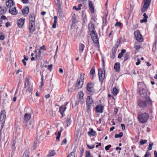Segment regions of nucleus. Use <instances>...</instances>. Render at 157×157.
Masks as SVG:
<instances>
[{
    "label": "nucleus",
    "mask_w": 157,
    "mask_h": 157,
    "mask_svg": "<svg viewBox=\"0 0 157 157\" xmlns=\"http://www.w3.org/2000/svg\"><path fill=\"white\" fill-rule=\"evenodd\" d=\"M54 21L53 24L52 26V27L54 29L56 27V25L57 23V17L56 16H54Z\"/></svg>",
    "instance_id": "28"
},
{
    "label": "nucleus",
    "mask_w": 157,
    "mask_h": 157,
    "mask_svg": "<svg viewBox=\"0 0 157 157\" xmlns=\"http://www.w3.org/2000/svg\"><path fill=\"white\" fill-rule=\"evenodd\" d=\"M120 64L118 63H116L114 65V69L115 71L117 72L120 71Z\"/></svg>",
    "instance_id": "25"
},
{
    "label": "nucleus",
    "mask_w": 157,
    "mask_h": 157,
    "mask_svg": "<svg viewBox=\"0 0 157 157\" xmlns=\"http://www.w3.org/2000/svg\"><path fill=\"white\" fill-rule=\"evenodd\" d=\"M147 140H143V139H141L140 140L139 143V144L140 145H143L144 144H146L147 143Z\"/></svg>",
    "instance_id": "39"
},
{
    "label": "nucleus",
    "mask_w": 157,
    "mask_h": 157,
    "mask_svg": "<svg viewBox=\"0 0 157 157\" xmlns=\"http://www.w3.org/2000/svg\"><path fill=\"white\" fill-rule=\"evenodd\" d=\"M87 147L89 149H92L94 147V145H89L87 144Z\"/></svg>",
    "instance_id": "51"
},
{
    "label": "nucleus",
    "mask_w": 157,
    "mask_h": 157,
    "mask_svg": "<svg viewBox=\"0 0 157 157\" xmlns=\"http://www.w3.org/2000/svg\"><path fill=\"white\" fill-rule=\"evenodd\" d=\"M31 117V114L26 113L24 115V119L25 121H27L30 119Z\"/></svg>",
    "instance_id": "27"
},
{
    "label": "nucleus",
    "mask_w": 157,
    "mask_h": 157,
    "mask_svg": "<svg viewBox=\"0 0 157 157\" xmlns=\"http://www.w3.org/2000/svg\"><path fill=\"white\" fill-rule=\"evenodd\" d=\"M93 103V100L91 97L90 96H88L86 101V105H91Z\"/></svg>",
    "instance_id": "23"
},
{
    "label": "nucleus",
    "mask_w": 157,
    "mask_h": 157,
    "mask_svg": "<svg viewBox=\"0 0 157 157\" xmlns=\"http://www.w3.org/2000/svg\"><path fill=\"white\" fill-rule=\"evenodd\" d=\"M88 134L90 136H96L97 135L96 133L95 132L93 131V129H91L90 131L88 132Z\"/></svg>",
    "instance_id": "31"
},
{
    "label": "nucleus",
    "mask_w": 157,
    "mask_h": 157,
    "mask_svg": "<svg viewBox=\"0 0 157 157\" xmlns=\"http://www.w3.org/2000/svg\"><path fill=\"white\" fill-rule=\"evenodd\" d=\"M21 1L24 4H26L29 2L28 0H21Z\"/></svg>",
    "instance_id": "58"
},
{
    "label": "nucleus",
    "mask_w": 157,
    "mask_h": 157,
    "mask_svg": "<svg viewBox=\"0 0 157 157\" xmlns=\"http://www.w3.org/2000/svg\"><path fill=\"white\" fill-rule=\"evenodd\" d=\"M149 118V114L146 113H141L139 115L138 117L139 122L142 123H144L146 122Z\"/></svg>",
    "instance_id": "5"
},
{
    "label": "nucleus",
    "mask_w": 157,
    "mask_h": 157,
    "mask_svg": "<svg viewBox=\"0 0 157 157\" xmlns=\"http://www.w3.org/2000/svg\"><path fill=\"white\" fill-rule=\"evenodd\" d=\"M140 59H137V62L136 63V65H138L139 64H140Z\"/></svg>",
    "instance_id": "61"
},
{
    "label": "nucleus",
    "mask_w": 157,
    "mask_h": 157,
    "mask_svg": "<svg viewBox=\"0 0 157 157\" xmlns=\"http://www.w3.org/2000/svg\"><path fill=\"white\" fill-rule=\"evenodd\" d=\"M35 22H29V34L28 37H30L33 32L34 31L35 29Z\"/></svg>",
    "instance_id": "9"
},
{
    "label": "nucleus",
    "mask_w": 157,
    "mask_h": 157,
    "mask_svg": "<svg viewBox=\"0 0 157 157\" xmlns=\"http://www.w3.org/2000/svg\"><path fill=\"white\" fill-rule=\"evenodd\" d=\"M16 142V141L15 140H13V141L12 142L11 145L13 147H14Z\"/></svg>",
    "instance_id": "53"
},
{
    "label": "nucleus",
    "mask_w": 157,
    "mask_h": 157,
    "mask_svg": "<svg viewBox=\"0 0 157 157\" xmlns=\"http://www.w3.org/2000/svg\"><path fill=\"white\" fill-rule=\"evenodd\" d=\"M118 111V109L116 107L114 108V113L115 115H116Z\"/></svg>",
    "instance_id": "59"
},
{
    "label": "nucleus",
    "mask_w": 157,
    "mask_h": 157,
    "mask_svg": "<svg viewBox=\"0 0 157 157\" xmlns=\"http://www.w3.org/2000/svg\"><path fill=\"white\" fill-rule=\"evenodd\" d=\"M88 6L90 12L92 13H94V7L92 1L89 2Z\"/></svg>",
    "instance_id": "21"
},
{
    "label": "nucleus",
    "mask_w": 157,
    "mask_h": 157,
    "mask_svg": "<svg viewBox=\"0 0 157 157\" xmlns=\"http://www.w3.org/2000/svg\"><path fill=\"white\" fill-rule=\"evenodd\" d=\"M66 143H67V140L65 138L62 140V143H61V144H66Z\"/></svg>",
    "instance_id": "57"
},
{
    "label": "nucleus",
    "mask_w": 157,
    "mask_h": 157,
    "mask_svg": "<svg viewBox=\"0 0 157 157\" xmlns=\"http://www.w3.org/2000/svg\"><path fill=\"white\" fill-rule=\"evenodd\" d=\"M144 5L143 7V9L147 10L151 2V0H144Z\"/></svg>",
    "instance_id": "12"
},
{
    "label": "nucleus",
    "mask_w": 157,
    "mask_h": 157,
    "mask_svg": "<svg viewBox=\"0 0 157 157\" xmlns=\"http://www.w3.org/2000/svg\"><path fill=\"white\" fill-rule=\"evenodd\" d=\"M66 123L67 125L66 126H68L71 124V117L70 116H68L67 117V119L66 121Z\"/></svg>",
    "instance_id": "29"
},
{
    "label": "nucleus",
    "mask_w": 157,
    "mask_h": 157,
    "mask_svg": "<svg viewBox=\"0 0 157 157\" xmlns=\"http://www.w3.org/2000/svg\"><path fill=\"white\" fill-rule=\"evenodd\" d=\"M90 105H86V112L89 113L91 110Z\"/></svg>",
    "instance_id": "41"
},
{
    "label": "nucleus",
    "mask_w": 157,
    "mask_h": 157,
    "mask_svg": "<svg viewBox=\"0 0 157 157\" xmlns=\"http://www.w3.org/2000/svg\"><path fill=\"white\" fill-rule=\"evenodd\" d=\"M55 154H56V152H55V151H54L53 150V151H52L51 152H50L49 154L47 155V156H52L54 155H55Z\"/></svg>",
    "instance_id": "42"
},
{
    "label": "nucleus",
    "mask_w": 157,
    "mask_h": 157,
    "mask_svg": "<svg viewBox=\"0 0 157 157\" xmlns=\"http://www.w3.org/2000/svg\"><path fill=\"white\" fill-rule=\"evenodd\" d=\"M118 90L116 86L113 87V94L116 95L118 94Z\"/></svg>",
    "instance_id": "34"
},
{
    "label": "nucleus",
    "mask_w": 157,
    "mask_h": 157,
    "mask_svg": "<svg viewBox=\"0 0 157 157\" xmlns=\"http://www.w3.org/2000/svg\"><path fill=\"white\" fill-rule=\"evenodd\" d=\"M66 107L61 106L59 108V112L62 115V117H63V113L66 109Z\"/></svg>",
    "instance_id": "24"
},
{
    "label": "nucleus",
    "mask_w": 157,
    "mask_h": 157,
    "mask_svg": "<svg viewBox=\"0 0 157 157\" xmlns=\"http://www.w3.org/2000/svg\"><path fill=\"white\" fill-rule=\"evenodd\" d=\"M6 112L5 110H2L0 114V128H1L2 126H3L5 121L6 117Z\"/></svg>",
    "instance_id": "8"
},
{
    "label": "nucleus",
    "mask_w": 157,
    "mask_h": 157,
    "mask_svg": "<svg viewBox=\"0 0 157 157\" xmlns=\"http://www.w3.org/2000/svg\"><path fill=\"white\" fill-rule=\"evenodd\" d=\"M9 11L10 13L13 15H15L17 13V11L15 7H10Z\"/></svg>",
    "instance_id": "16"
},
{
    "label": "nucleus",
    "mask_w": 157,
    "mask_h": 157,
    "mask_svg": "<svg viewBox=\"0 0 157 157\" xmlns=\"http://www.w3.org/2000/svg\"><path fill=\"white\" fill-rule=\"evenodd\" d=\"M22 13L23 15L27 14L29 11V9L28 7H26L24 9L22 10Z\"/></svg>",
    "instance_id": "26"
},
{
    "label": "nucleus",
    "mask_w": 157,
    "mask_h": 157,
    "mask_svg": "<svg viewBox=\"0 0 157 157\" xmlns=\"http://www.w3.org/2000/svg\"><path fill=\"white\" fill-rule=\"evenodd\" d=\"M84 149L83 148H81V149L80 150V155L79 157H82L83 155V154L84 153Z\"/></svg>",
    "instance_id": "46"
},
{
    "label": "nucleus",
    "mask_w": 157,
    "mask_h": 157,
    "mask_svg": "<svg viewBox=\"0 0 157 157\" xmlns=\"http://www.w3.org/2000/svg\"><path fill=\"white\" fill-rule=\"evenodd\" d=\"M36 54L35 55V58L37 60H39L40 59L41 56V50L38 49H37L36 51Z\"/></svg>",
    "instance_id": "15"
},
{
    "label": "nucleus",
    "mask_w": 157,
    "mask_h": 157,
    "mask_svg": "<svg viewBox=\"0 0 157 157\" xmlns=\"http://www.w3.org/2000/svg\"><path fill=\"white\" fill-rule=\"evenodd\" d=\"M153 143L151 142L148 145L149 148H148V149L149 150H151L152 149V147L153 145Z\"/></svg>",
    "instance_id": "48"
},
{
    "label": "nucleus",
    "mask_w": 157,
    "mask_h": 157,
    "mask_svg": "<svg viewBox=\"0 0 157 157\" xmlns=\"http://www.w3.org/2000/svg\"><path fill=\"white\" fill-rule=\"evenodd\" d=\"M150 155L149 152L148 151L147 152L146 154L144 155V157H147V156Z\"/></svg>",
    "instance_id": "64"
},
{
    "label": "nucleus",
    "mask_w": 157,
    "mask_h": 157,
    "mask_svg": "<svg viewBox=\"0 0 157 157\" xmlns=\"http://www.w3.org/2000/svg\"><path fill=\"white\" fill-rule=\"evenodd\" d=\"M95 110L96 113H102L104 107L101 105H97L95 108Z\"/></svg>",
    "instance_id": "14"
},
{
    "label": "nucleus",
    "mask_w": 157,
    "mask_h": 157,
    "mask_svg": "<svg viewBox=\"0 0 157 157\" xmlns=\"http://www.w3.org/2000/svg\"><path fill=\"white\" fill-rule=\"evenodd\" d=\"M62 131H63L62 128L61 127V129H60V131H59L58 132V135H57V136L56 137L57 140H58L59 139L60 136V135H61V132Z\"/></svg>",
    "instance_id": "36"
},
{
    "label": "nucleus",
    "mask_w": 157,
    "mask_h": 157,
    "mask_svg": "<svg viewBox=\"0 0 157 157\" xmlns=\"http://www.w3.org/2000/svg\"><path fill=\"white\" fill-rule=\"evenodd\" d=\"M72 23H75L76 21V18L75 13H74L72 15Z\"/></svg>",
    "instance_id": "40"
},
{
    "label": "nucleus",
    "mask_w": 157,
    "mask_h": 157,
    "mask_svg": "<svg viewBox=\"0 0 157 157\" xmlns=\"http://www.w3.org/2000/svg\"><path fill=\"white\" fill-rule=\"evenodd\" d=\"M95 71L94 68V67H92L90 71V76L92 78V79H93L94 75L95 74Z\"/></svg>",
    "instance_id": "30"
},
{
    "label": "nucleus",
    "mask_w": 157,
    "mask_h": 157,
    "mask_svg": "<svg viewBox=\"0 0 157 157\" xmlns=\"http://www.w3.org/2000/svg\"><path fill=\"white\" fill-rule=\"evenodd\" d=\"M74 155V152H72L68 155L67 157H70L71 155Z\"/></svg>",
    "instance_id": "62"
},
{
    "label": "nucleus",
    "mask_w": 157,
    "mask_h": 157,
    "mask_svg": "<svg viewBox=\"0 0 157 157\" xmlns=\"http://www.w3.org/2000/svg\"><path fill=\"white\" fill-rule=\"evenodd\" d=\"M17 90H16V92H15V95H14V97L13 98V101L14 102L15 101H16L17 98H16V97L15 96V95H16V94H17Z\"/></svg>",
    "instance_id": "60"
},
{
    "label": "nucleus",
    "mask_w": 157,
    "mask_h": 157,
    "mask_svg": "<svg viewBox=\"0 0 157 157\" xmlns=\"http://www.w3.org/2000/svg\"><path fill=\"white\" fill-rule=\"evenodd\" d=\"M29 152L27 151H25L22 157H29Z\"/></svg>",
    "instance_id": "38"
},
{
    "label": "nucleus",
    "mask_w": 157,
    "mask_h": 157,
    "mask_svg": "<svg viewBox=\"0 0 157 157\" xmlns=\"http://www.w3.org/2000/svg\"><path fill=\"white\" fill-rule=\"evenodd\" d=\"M98 76L100 81L102 82L105 77V71L104 69L101 70L100 72L98 73Z\"/></svg>",
    "instance_id": "13"
},
{
    "label": "nucleus",
    "mask_w": 157,
    "mask_h": 157,
    "mask_svg": "<svg viewBox=\"0 0 157 157\" xmlns=\"http://www.w3.org/2000/svg\"><path fill=\"white\" fill-rule=\"evenodd\" d=\"M121 23L120 22H117L115 24V26H118V27H120L121 26Z\"/></svg>",
    "instance_id": "50"
},
{
    "label": "nucleus",
    "mask_w": 157,
    "mask_h": 157,
    "mask_svg": "<svg viewBox=\"0 0 157 157\" xmlns=\"http://www.w3.org/2000/svg\"><path fill=\"white\" fill-rule=\"evenodd\" d=\"M32 86L30 84L29 78H27L25 79V86L23 91V94H24L28 93L29 95H31L32 94Z\"/></svg>",
    "instance_id": "2"
},
{
    "label": "nucleus",
    "mask_w": 157,
    "mask_h": 157,
    "mask_svg": "<svg viewBox=\"0 0 157 157\" xmlns=\"http://www.w3.org/2000/svg\"><path fill=\"white\" fill-rule=\"evenodd\" d=\"M57 13L59 15V17H60V18H63V17H64V14L62 11L57 12Z\"/></svg>",
    "instance_id": "45"
},
{
    "label": "nucleus",
    "mask_w": 157,
    "mask_h": 157,
    "mask_svg": "<svg viewBox=\"0 0 157 157\" xmlns=\"http://www.w3.org/2000/svg\"><path fill=\"white\" fill-rule=\"evenodd\" d=\"M79 102L81 104H82L84 102V100L83 99V94L82 92H80L79 93Z\"/></svg>",
    "instance_id": "20"
},
{
    "label": "nucleus",
    "mask_w": 157,
    "mask_h": 157,
    "mask_svg": "<svg viewBox=\"0 0 157 157\" xmlns=\"http://www.w3.org/2000/svg\"><path fill=\"white\" fill-rule=\"evenodd\" d=\"M119 46V45L118 44H115L112 50V53L111 56V57L113 59H114L115 57L116 54V52L117 48Z\"/></svg>",
    "instance_id": "11"
},
{
    "label": "nucleus",
    "mask_w": 157,
    "mask_h": 157,
    "mask_svg": "<svg viewBox=\"0 0 157 157\" xmlns=\"http://www.w3.org/2000/svg\"><path fill=\"white\" fill-rule=\"evenodd\" d=\"M26 127L28 129H31L33 128V126L32 125L31 122H27L26 124Z\"/></svg>",
    "instance_id": "35"
},
{
    "label": "nucleus",
    "mask_w": 157,
    "mask_h": 157,
    "mask_svg": "<svg viewBox=\"0 0 157 157\" xmlns=\"http://www.w3.org/2000/svg\"><path fill=\"white\" fill-rule=\"evenodd\" d=\"M138 105L141 108H145L148 105H151V101L150 99L146 100V101H144L141 100H139L137 102Z\"/></svg>",
    "instance_id": "3"
},
{
    "label": "nucleus",
    "mask_w": 157,
    "mask_h": 157,
    "mask_svg": "<svg viewBox=\"0 0 157 157\" xmlns=\"http://www.w3.org/2000/svg\"><path fill=\"white\" fill-rule=\"evenodd\" d=\"M25 19L20 18L17 21V25L19 27H21L23 25L25 22Z\"/></svg>",
    "instance_id": "19"
},
{
    "label": "nucleus",
    "mask_w": 157,
    "mask_h": 157,
    "mask_svg": "<svg viewBox=\"0 0 157 157\" xmlns=\"http://www.w3.org/2000/svg\"><path fill=\"white\" fill-rule=\"evenodd\" d=\"M85 154L86 157H93L92 155L90 154L89 151H86Z\"/></svg>",
    "instance_id": "43"
},
{
    "label": "nucleus",
    "mask_w": 157,
    "mask_h": 157,
    "mask_svg": "<svg viewBox=\"0 0 157 157\" xmlns=\"http://www.w3.org/2000/svg\"><path fill=\"white\" fill-rule=\"evenodd\" d=\"M134 35L136 38V40L138 42H141L143 41V39L139 30H137L134 32Z\"/></svg>",
    "instance_id": "10"
},
{
    "label": "nucleus",
    "mask_w": 157,
    "mask_h": 157,
    "mask_svg": "<svg viewBox=\"0 0 157 157\" xmlns=\"http://www.w3.org/2000/svg\"><path fill=\"white\" fill-rule=\"evenodd\" d=\"M29 22H35V17L34 13H30L29 17Z\"/></svg>",
    "instance_id": "17"
},
{
    "label": "nucleus",
    "mask_w": 157,
    "mask_h": 157,
    "mask_svg": "<svg viewBox=\"0 0 157 157\" xmlns=\"http://www.w3.org/2000/svg\"><path fill=\"white\" fill-rule=\"evenodd\" d=\"M52 64H51L48 66L47 69L50 71H51L52 69Z\"/></svg>",
    "instance_id": "54"
},
{
    "label": "nucleus",
    "mask_w": 157,
    "mask_h": 157,
    "mask_svg": "<svg viewBox=\"0 0 157 157\" xmlns=\"http://www.w3.org/2000/svg\"><path fill=\"white\" fill-rule=\"evenodd\" d=\"M143 16L144 17V19L145 21H147V19L148 17L146 15V13H144L143 14Z\"/></svg>",
    "instance_id": "47"
},
{
    "label": "nucleus",
    "mask_w": 157,
    "mask_h": 157,
    "mask_svg": "<svg viewBox=\"0 0 157 157\" xmlns=\"http://www.w3.org/2000/svg\"><path fill=\"white\" fill-rule=\"evenodd\" d=\"M85 74L83 73H81L80 77L77 79L75 87L76 89H78L82 87L83 84L84 79V76Z\"/></svg>",
    "instance_id": "4"
},
{
    "label": "nucleus",
    "mask_w": 157,
    "mask_h": 157,
    "mask_svg": "<svg viewBox=\"0 0 157 157\" xmlns=\"http://www.w3.org/2000/svg\"><path fill=\"white\" fill-rule=\"evenodd\" d=\"M123 56V55L121 53H120L118 55V58H120L122 57Z\"/></svg>",
    "instance_id": "63"
},
{
    "label": "nucleus",
    "mask_w": 157,
    "mask_h": 157,
    "mask_svg": "<svg viewBox=\"0 0 157 157\" xmlns=\"http://www.w3.org/2000/svg\"><path fill=\"white\" fill-rule=\"evenodd\" d=\"M134 48L135 49V53L139 51L140 49L141 48L140 43L136 42L134 44Z\"/></svg>",
    "instance_id": "18"
},
{
    "label": "nucleus",
    "mask_w": 157,
    "mask_h": 157,
    "mask_svg": "<svg viewBox=\"0 0 157 157\" xmlns=\"http://www.w3.org/2000/svg\"><path fill=\"white\" fill-rule=\"evenodd\" d=\"M7 9L6 7L4 8H0V15L5 13L6 12Z\"/></svg>",
    "instance_id": "33"
},
{
    "label": "nucleus",
    "mask_w": 157,
    "mask_h": 157,
    "mask_svg": "<svg viewBox=\"0 0 157 157\" xmlns=\"http://www.w3.org/2000/svg\"><path fill=\"white\" fill-rule=\"evenodd\" d=\"M123 135V133L122 132H120L119 134H116L115 135L114 137L115 138H120L122 137Z\"/></svg>",
    "instance_id": "37"
},
{
    "label": "nucleus",
    "mask_w": 157,
    "mask_h": 157,
    "mask_svg": "<svg viewBox=\"0 0 157 157\" xmlns=\"http://www.w3.org/2000/svg\"><path fill=\"white\" fill-rule=\"evenodd\" d=\"M57 10L58 11L57 12H61V6H57Z\"/></svg>",
    "instance_id": "56"
},
{
    "label": "nucleus",
    "mask_w": 157,
    "mask_h": 157,
    "mask_svg": "<svg viewBox=\"0 0 157 157\" xmlns=\"http://www.w3.org/2000/svg\"><path fill=\"white\" fill-rule=\"evenodd\" d=\"M14 4L13 0H8L6 2V5L7 7H13V5Z\"/></svg>",
    "instance_id": "22"
},
{
    "label": "nucleus",
    "mask_w": 157,
    "mask_h": 157,
    "mask_svg": "<svg viewBox=\"0 0 157 157\" xmlns=\"http://www.w3.org/2000/svg\"><path fill=\"white\" fill-rule=\"evenodd\" d=\"M111 145H109L107 146H105V150L106 151L108 150L109 149V148L111 147Z\"/></svg>",
    "instance_id": "52"
},
{
    "label": "nucleus",
    "mask_w": 157,
    "mask_h": 157,
    "mask_svg": "<svg viewBox=\"0 0 157 157\" xmlns=\"http://www.w3.org/2000/svg\"><path fill=\"white\" fill-rule=\"evenodd\" d=\"M94 83L93 82H90L87 83L86 88L87 94H92L94 93L95 91L94 89Z\"/></svg>",
    "instance_id": "6"
},
{
    "label": "nucleus",
    "mask_w": 157,
    "mask_h": 157,
    "mask_svg": "<svg viewBox=\"0 0 157 157\" xmlns=\"http://www.w3.org/2000/svg\"><path fill=\"white\" fill-rule=\"evenodd\" d=\"M129 55L128 53L125 54L124 57V61H126L128 59Z\"/></svg>",
    "instance_id": "44"
},
{
    "label": "nucleus",
    "mask_w": 157,
    "mask_h": 157,
    "mask_svg": "<svg viewBox=\"0 0 157 157\" xmlns=\"http://www.w3.org/2000/svg\"><path fill=\"white\" fill-rule=\"evenodd\" d=\"M56 6H61V3L60 0H56Z\"/></svg>",
    "instance_id": "49"
},
{
    "label": "nucleus",
    "mask_w": 157,
    "mask_h": 157,
    "mask_svg": "<svg viewBox=\"0 0 157 157\" xmlns=\"http://www.w3.org/2000/svg\"><path fill=\"white\" fill-rule=\"evenodd\" d=\"M89 31L90 32V35L93 42L95 43H99L98 38L97 34L95 31L94 24L90 22L88 25Z\"/></svg>",
    "instance_id": "1"
},
{
    "label": "nucleus",
    "mask_w": 157,
    "mask_h": 157,
    "mask_svg": "<svg viewBox=\"0 0 157 157\" xmlns=\"http://www.w3.org/2000/svg\"><path fill=\"white\" fill-rule=\"evenodd\" d=\"M40 49V50H46V49L45 48V46L44 45H43V46H42L40 48V49Z\"/></svg>",
    "instance_id": "55"
},
{
    "label": "nucleus",
    "mask_w": 157,
    "mask_h": 157,
    "mask_svg": "<svg viewBox=\"0 0 157 157\" xmlns=\"http://www.w3.org/2000/svg\"><path fill=\"white\" fill-rule=\"evenodd\" d=\"M84 45L83 44L80 43L79 44V51L80 53L82 52L84 50Z\"/></svg>",
    "instance_id": "32"
},
{
    "label": "nucleus",
    "mask_w": 157,
    "mask_h": 157,
    "mask_svg": "<svg viewBox=\"0 0 157 157\" xmlns=\"http://www.w3.org/2000/svg\"><path fill=\"white\" fill-rule=\"evenodd\" d=\"M138 90L139 94L142 97L145 98L147 99H150L147 92L145 89L140 88H138Z\"/></svg>",
    "instance_id": "7"
}]
</instances>
